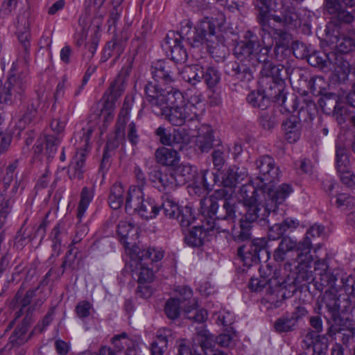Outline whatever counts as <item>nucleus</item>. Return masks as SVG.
Returning a JSON list of instances; mask_svg holds the SVG:
<instances>
[{"instance_id":"nucleus-63","label":"nucleus","mask_w":355,"mask_h":355,"mask_svg":"<svg viewBox=\"0 0 355 355\" xmlns=\"http://www.w3.org/2000/svg\"><path fill=\"white\" fill-rule=\"evenodd\" d=\"M354 202V198L347 193H339L336 196L335 205L338 208L345 207H350Z\"/></svg>"},{"instance_id":"nucleus-57","label":"nucleus","mask_w":355,"mask_h":355,"mask_svg":"<svg viewBox=\"0 0 355 355\" xmlns=\"http://www.w3.org/2000/svg\"><path fill=\"white\" fill-rule=\"evenodd\" d=\"M270 49V45L262 46L260 44V47L257 51H254L251 62L253 64H255L256 62H263V64L268 62Z\"/></svg>"},{"instance_id":"nucleus-26","label":"nucleus","mask_w":355,"mask_h":355,"mask_svg":"<svg viewBox=\"0 0 355 355\" xmlns=\"http://www.w3.org/2000/svg\"><path fill=\"white\" fill-rule=\"evenodd\" d=\"M329 62L332 63L334 67V73L340 81H345L350 71L351 66L349 62L341 55H336L334 53H329L324 55Z\"/></svg>"},{"instance_id":"nucleus-23","label":"nucleus","mask_w":355,"mask_h":355,"mask_svg":"<svg viewBox=\"0 0 355 355\" xmlns=\"http://www.w3.org/2000/svg\"><path fill=\"white\" fill-rule=\"evenodd\" d=\"M272 187V184H270V186L264 187L266 200H263L264 202H270V200L274 202L275 207L270 210V212L274 211L277 207V204L282 203L293 191L291 185L288 184H282L275 190H273L271 188Z\"/></svg>"},{"instance_id":"nucleus-28","label":"nucleus","mask_w":355,"mask_h":355,"mask_svg":"<svg viewBox=\"0 0 355 355\" xmlns=\"http://www.w3.org/2000/svg\"><path fill=\"white\" fill-rule=\"evenodd\" d=\"M301 129L300 120L296 116H291L282 123L285 139L289 143H295L300 139Z\"/></svg>"},{"instance_id":"nucleus-59","label":"nucleus","mask_w":355,"mask_h":355,"mask_svg":"<svg viewBox=\"0 0 355 355\" xmlns=\"http://www.w3.org/2000/svg\"><path fill=\"white\" fill-rule=\"evenodd\" d=\"M338 173L343 184L348 187L355 186V175L350 168L343 170V171H338Z\"/></svg>"},{"instance_id":"nucleus-30","label":"nucleus","mask_w":355,"mask_h":355,"mask_svg":"<svg viewBox=\"0 0 355 355\" xmlns=\"http://www.w3.org/2000/svg\"><path fill=\"white\" fill-rule=\"evenodd\" d=\"M196 147L202 153L209 152L214 146L213 130L208 125H202L196 139Z\"/></svg>"},{"instance_id":"nucleus-56","label":"nucleus","mask_w":355,"mask_h":355,"mask_svg":"<svg viewBox=\"0 0 355 355\" xmlns=\"http://www.w3.org/2000/svg\"><path fill=\"white\" fill-rule=\"evenodd\" d=\"M38 108V101L33 102L31 105L27 108L26 112L23 114L19 121V127L24 128L28 124H29L33 119L35 117Z\"/></svg>"},{"instance_id":"nucleus-52","label":"nucleus","mask_w":355,"mask_h":355,"mask_svg":"<svg viewBox=\"0 0 355 355\" xmlns=\"http://www.w3.org/2000/svg\"><path fill=\"white\" fill-rule=\"evenodd\" d=\"M175 218L178 219L182 227H185L191 225L195 220L192 209L187 206L180 209Z\"/></svg>"},{"instance_id":"nucleus-3","label":"nucleus","mask_w":355,"mask_h":355,"mask_svg":"<svg viewBox=\"0 0 355 355\" xmlns=\"http://www.w3.org/2000/svg\"><path fill=\"white\" fill-rule=\"evenodd\" d=\"M264 189L260 187V189L257 190L252 185L245 184L240 189L241 200L246 207L245 218L249 223L254 222L259 218L265 220L270 210L275 207L272 200L270 202H263L266 200Z\"/></svg>"},{"instance_id":"nucleus-31","label":"nucleus","mask_w":355,"mask_h":355,"mask_svg":"<svg viewBox=\"0 0 355 355\" xmlns=\"http://www.w3.org/2000/svg\"><path fill=\"white\" fill-rule=\"evenodd\" d=\"M171 331L168 329H161L157 331L156 338L150 345L151 355H164L171 337Z\"/></svg>"},{"instance_id":"nucleus-60","label":"nucleus","mask_w":355,"mask_h":355,"mask_svg":"<svg viewBox=\"0 0 355 355\" xmlns=\"http://www.w3.org/2000/svg\"><path fill=\"white\" fill-rule=\"evenodd\" d=\"M284 21L285 24L293 25L295 27L300 24L298 15L293 10H284Z\"/></svg>"},{"instance_id":"nucleus-27","label":"nucleus","mask_w":355,"mask_h":355,"mask_svg":"<svg viewBox=\"0 0 355 355\" xmlns=\"http://www.w3.org/2000/svg\"><path fill=\"white\" fill-rule=\"evenodd\" d=\"M27 327L26 322H23L21 325H19L10 337V344L6 345L0 351L6 347L7 352H9L10 349L12 352V355H15V351L19 349H23L26 352L24 349L15 347V346L24 344L30 338L31 336L26 335Z\"/></svg>"},{"instance_id":"nucleus-17","label":"nucleus","mask_w":355,"mask_h":355,"mask_svg":"<svg viewBox=\"0 0 355 355\" xmlns=\"http://www.w3.org/2000/svg\"><path fill=\"white\" fill-rule=\"evenodd\" d=\"M149 178L161 191H170L177 187L172 168L164 171L154 170L149 174Z\"/></svg>"},{"instance_id":"nucleus-6","label":"nucleus","mask_w":355,"mask_h":355,"mask_svg":"<svg viewBox=\"0 0 355 355\" xmlns=\"http://www.w3.org/2000/svg\"><path fill=\"white\" fill-rule=\"evenodd\" d=\"M132 67L130 63L121 69L115 80L111 84L108 91L103 96V107L100 116L105 123L110 122L114 118L115 102L125 89L127 78L129 76Z\"/></svg>"},{"instance_id":"nucleus-53","label":"nucleus","mask_w":355,"mask_h":355,"mask_svg":"<svg viewBox=\"0 0 355 355\" xmlns=\"http://www.w3.org/2000/svg\"><path fill=\"white\" fill-rule=\"evenodd\" d=\"M162 209L166 216L172 218H175L180 210L178 205L169 197L164 200Z\"/></svg>"},{"instance_id":"nucleus-39","label":"nucleus","mask_w":355,"mask_h":355,"mask_svg":"<svg viewBox=\"0 0 355 355\" xmlns=\"http://www.w3.org/2000/svg\"><path fill=\"white\" fill-rule=\"evenodd\" d=\"M135 211H137L142 218L148 220L153 218L157 215L159 207L153 199L148 198L142 201L139 208Z\"/></svg>"},{"instance_id":"nucleus-8","label":"nucleus","mask_w":355,"mask_h":355,"mask_svg":"<svg viewBox=\"0 0 355 355\" xmlns=\"http://www.w3.org/2000/svg\"><path fill=\"white\" fill-rule=\"evenodd\" d=\"M175 292L180 300V304H184L188 301L187 304H184L183 313L184 316L193 321L197 322H203L207 318V312L203 309H198V301L195 298H192L193 291L191 288L186 286H177Z\"/></svg>"},{"instance_id":"nucleus-25","label":"nucleus","mask_w":355,"mask_h":355,"mask_svg":"<svg viewBox=\"0 0 355 355\" xmlns=\"http://www.w3.org/2000/svg\"><path fill=\"white\" fill-rule=\"evenodd\" d=\"M176 185H184L187 182L198 183L196 180L197 169L190 164H180L172 168Z\"/></svg>"},{"instance_id":"nucleus-13","label":"nucleus","mask_w":355,"mask_h":355,"mask_svg":"<svg viewBox=\"0 0 355 355\" xmlns=\"http://www.w3.org/2000/svg\"><path fill=\"white\" fill-rule=\"evenodd\" d=\"M182 36L176 32H169L162 44L163 48L171 57V59L177 62H182L187 60L186 50L182 45Z\"/></svg>"},{"instance_id":"nucleus-20","label":"nucleus","mask_w":355,"mask_h":355,"mask_svg":"<svg viewBox=\"0 0 355 355\" xmlns=\"http://www.w3.org/2000/svg\"><path fill=\"white\" fill-rule=\"evenodd\" d=\"M267 244L263 238L254 239L250 243V249L245 250L246 246H241L238 249V255L246 265H250L252 262L259 258V252L264 250Z\"/></svg>"},{"instance_id":"nucleus-38","label":"nucleus","mask_w":355,"mask_h":355,"mask_svg":"<svg viewBox=\"0 0 355 355\" xmlns=\"http://www.w3.org/2000/svg\"><path fill=\"white\" fill-rule=\"evenodd\" d=\"M281 69L276 65L268 62L263 64L261 71V77L259 80V84L266 85L268 80H282L280 78Z\"/></svg>"},{"instance_id":"nucleus-18","label":"nucleus","mask_w":355,"mask_h":355,"mask_svg":"<svg viewBox=\"0 0 355 355\" xmlns=\"http://www.w3.org/2000/svg\"><path fill=\"white\" fill-rule=\"evenodd\" d=\"M248 33L250 35L249 39L238 43L234 47V53L241 61L248 60L251 62L254 51H257L260 47V42L257 36L252 35L250 32Z\"/></svg>"},{"instance_id":"nucleus-44","label":"nucleus","mask_w":355,"mask_h":355,"mask_svg":"<svg viewBox=\"0 0 355 355\" xmlns=\"http://www.w3.org/2000/svg\"><path fill=\"white\" fill-rule=\"evenodd\" d=\"M336 164L337 172L349 168V159L347 150L341 144L336 145Z\"/></svg>"},{"instance_id":"nucleus-29","label":"nucleus","mask_w":355,"mask_h":355,"mask_svg":"<svg viewBox=\"0 0 355 355\" xmlns=\"http://www.w3.org/2000/svg\"><path fill=\"white\" fill-rule=\"evenodd\" d=\"M247 175L248 171L245 168L230 167L222 176V184L224 187L232 189L243 181Z\"/></svg>"},{"instance_id":"nucleus-2","label":"nucleus","mask_w":355,"mask_h":355,"mask_svg":"<svg viewBox=\"0 0 355 355\" xmlns=\"http://www.w3.org/2000/svg\"><path fill=\"white\" fill-rule=\"evenodd\" d=\"M324 227L315 224L312 225L306 232L304 239L297 243L291 237L286 236L282 239L277 248L274 252V259L277 262H282L285 260L287 252L295 250L297 252V257L293 263L287 262L285 264V268L291 270V266L294 264L295 268H300L303 266H307L311 260L310 255L312 243L311 237H318L324 232Z\"/></svg>"},{"instance_id":"nucleus-48","label":"nucleus","mask_w":355,"mask_h":355,"mask_svg":"<svg viewBox=\"0 0 355 355\" xmlns=\"http://www.w3.org/2000/svg\"><path fill=\"white\" fill-rule=\"evenodd\" d=\"M296 325V317L284 315L276 320L275 329L278 332H288L294 330Z\"/></svg>"},{"instance_id":"nucleus-35","label":"nucleus","mask_w":355,"mask_h":355,"mask_svg":"<svg viewBox=\"0 0 355 355\" xmlns=\"http://www.w3.org/2000/svg\"><path fill=\"white\" fill-rule=\"evenodd\" d=\"M143 188L132 185L130 187L125 200V210L134 211L139 208V205L144 200Z\"/></svg>"},{"instance_id":"nucleus-21","label":"nucleus","mask_w":355,"mask_h":355,"mask_svg":"<svg viewBox=\"0 0 355 355\" xmlns=\"http://www.w3.org/2000/svg\"><path fill=\"white\" fill-rule=\"evenodd\" d=\"M129 255L132 260L136 261L150 260L152 262H157L163 259L164 251L158 248H149L141 250L139 246L133 245L130 249Z\"/></svg>"},{"instance_id":"nucleus-36","label":"nucleus","mask_w":355,"mask_h":355,"mask_svg":"<svg viewBox=\"0 0 355 355\" xmlns=\"http://www.w3.org/2000/svg\"><path fill=\"white\" fill-rule=\"evenodd\" d=\"M124 51V44L116 38H113L111 41L107 42L104 47L102 60L105 62L110 58H114L116 60L118 59Z\"/></svg>"},{"instance_id":"nucleus-47","label":"nucleus","mask_w":355,"mask_h":355,"mask_svg":"<svg viewBox=\"0 0 355 355\" xmlns=\"http://www.w3.org/2000/svg\"><path fill=\"white\" fill-rule=\"evenodd\" d=\"M204 231L200 226H194L184 237L185 243L191 247H199L202 245Z\"/></svg>"},{"instance_id":"nucleus-22","label":"nucleus","mask_w":355,"mask_h":355,"mask_svg":"<svg viewBox=\"0 0 355 355\" xmlns=\"http://www.w3.org/2000/svg\"><path fill=\"white\" fill-rule=\"evenodd\" d=\"M28 85V78L26 74L20 73L17 76H12L6 81V91L12 94V98L20 99L24 94Z\"/></svg>"},{"instance_id":"nucleus-24","label":"nucleus","mask_w":355,"mask_h":355,"mask_svg":"<svg viewBox=\"0 0 355 355\" xmlns=\"http://www.w3.org/2000/svg\"><path fill=\"white\" fill-rule=\"evenodd\" d=\"M326 9L329 14L334 15L336 19L331 21L340 24H350L354 19V13L343 9L338 0H326Z\"/></svg>"},{"instance_id":"nucleus-7","label":"nucleus","mask_w":355,"mask_h":355,"mask_svg":"<svg viewBox=\"0 0 355 355\" xmlns=\"http://www.w3.org/2000/svg\"><path fill=\"white\" fill-rule=\"evenodd\" d=\"M327 40L331 53L346 54L355 49V40L349 36L340 34V26L334 21H330L326 28Z\"/></svg>"},{"instance_id":"nucleus-62","label":"nucleus","mask_w":355,"mask_h":355,"mask_svg":"<svg viewBox=\"0 0 355 355\" xmlns=\"http://www.w3.org/2000/svg\"><path fill=\"white\" fill-rule=\"evenodd\" d=\"M128 334L125 332L116 335L113 337L112 342L118 351H121L129 343Z\"/></svg>"},{"instance_id":"nucleus-54","label":"nucleus","mask_w":355,"mask_h":355,"mask_svg":"<svg viewBox=\"0 0 355 355\" xmlns=\"http://www.w3.org/2000/svg\"><path fill=\"white\" fill-rule=\"evenodd\" d=\"M228 73L236 76L237 79L241 80H243L246 76H248V79L251 78V73L249 69L245 67H241L236 62L230 63L227 65Z\"/></svg>"},{"instance_id":"nucleus-34","label":"nucleus","mask_w":355,"mask_h":355,"mask_svg":"<svg viewBox=\"0 0 355 355\" xmlns=\"http://www.w3.org/2000/svg\"><path fill=\"white\" fill-rule=\"evenodd\" d=\"M155 155L157 162L163 166H173L180 159L178 153L175 150L166 147L157 148Z\"/></svg>"},{"instance_id":"nucleus-46","label":"nucleus","mask_w":355,"mask_h":355,"mask_svg":"<svg viewBox=\"0 0 355 355\" xmlns=\"http://www.w3.org/2000/svg\"><path fill=\"white\" fill-rule=\"evenodd\" d=\"M201 74L202 79L209 89L215 87L220 83V73L215 67H208L206 69H203Z\"/></svg>"},{"instance_id":"nucleus-42","label":"nucleus","mask_w":355,"mask_h":355,"mask_svg":"<svg viewBox=\"0 0 355 355\" xmlns=\"http://www.w3.org/2000/svg\"><path fill=\"white\" fill-rule=\"evenodd\" d=\"M248 103L254 107H258L261 110L266 109L269 103L270 100L262 92V90L252 91L247 97Z\"/></svg>"},{"instance_id":"nucleus-55","label":"nucleus","mask_w":355,"mask_h":355,"mask_svg":"<svg viewBox=\"0 0 355 355\" xmlns=\"http://www.w3.org/2000/svg\"><path fill=\"white\" fill-rule=\"evenodd\" d=\"M344 329L342 331V341L344 345L349 344L354 339L355 336V322L351 320H345V323L342 325Z\"/></svg>"},{"instance_id":"nucleus-58","label":"nucleus","mask_w":355,"mask_h":355,"mask_svg":"<svg viewBox=\"0 0 355 355\" xmlns=\"http://www.w3.org/2000/svg\"><path fill=\"white\" fill-rule=\"evenodd\" d=\"M260 124L266 130H270L276 125L275 117L272 112H263L260 116Z\"/></svg>"},{"instance_id":"nucleus-45","label":"nucleus","mask_w":355,"mask_h":355,"mask_svg":"<svg viewBox=\"0 0 355 355\" xmlns=\"http://www.w3.org/2000/svg\"><path fill=\"white\" fill-rule=\"evenodd\" d=\"M94 193L87 187H84L80 193V200L78 207L77 217L81 220L84 216L89 205L93 199Z\"/></svg>"},{"instance_id":"nucleus-1","label":"nucleus","mask_w":355,"mask_h":355,"mask_svg":"<svg viewBox=\"0 0 355 355\" xmlns=\"http://www.w3.org/2000/svg\"><path fill=\"white\" fill-rule=\"evenodd\" d=\"M145 93L153 112L157 115L164 116L173 125H182L199 116L201 103L195 104L185 101L178 89L172 88L166 91L160 89L157 84L150 82L146 85Z\"/></svg>"},{"instance_id":"nucleus-43","label":"nucleus","mask_w":355,"mask_h":355,"mask_svg":"<svg viewBox=\"0 0 355 355\" xmlns=\"http://www.w3.org/2000/svg\"><path fill=\"white\" fill-rule=\"evenodd\" d=\"M322 304L325 306L328 312L331 314V318H341L340 315L339 300L331 294L325 293L323 295Z\"/></svg>"},{"instance_id":"nucleus-14","label":"nucleus","mask_w":355,"mask_h":355,"mask_svg":"<svg viewBox=\"0 0 355 355\" xmlns=\"http://www.w3.org/2000/svg\"><path fill=\"white\" fill-rule=\"evenodd\" d=\"M156 135L163 145L177 146L180 149L190 141L189 134L184 129L174 130L173 134H169L165 128L160 126L156 130Z\"/></svg>"},{"instance_id":"nucleus-4","label":"nucleus","mask_w":355,"mask_h":355,"mask_svg":"<svg viewBox=\"0 0 355 355\" xmlns=\"http://www.w3.org/2000/svg\"><path fill=\"white\" fill-rule=\"evenodd\" d=\"M227 187L215 191L214 193L206 197L200 202V209L203 215L211 218L224 219L234 221L237 217L236 207L232 202L230 193Z\"/></svg>"},{"instance_id":"nucleus-61","label":"nucleus","mask_w":355,"mask_h":355,"mask_svg":"<svg viewBox=\"0 0 355 355\" xmlns=\"http://www.w3.org/2000/svg\"><path fill=\"white\" fill-rule=\"evenodd\" d=\"M349 112L345 107H340L338 105H334V116L339 124H343L346 121L349 120Z\"/></svg>"},{"instance_id":"nucleus-10","label":"nucleus","mask_w":355,"mask_h":355,"mask_svg":"<svg viewBox=\"0 0 355 355\" xmlns=\"http://www.w3.org/2000/svg\"><path fill=\"white\" fill-rule=\"evenodd\" d=\"M256 168L259 171L257 178L266 187L273 184L279 180V169L275 165L274 159L268 155L259 157L255 162Z\"/></svg>"},{"instance_id":"nucleus-19","label":"nucleus","mask_w":355,"mask_h":355,"mask_svg":"<svg viewBox=\"0 0 355 355\" xmlns=\"http://www.w3.org/2000/svg\"><path fill=\"white\" fill-rule=\"evenodd\" d=\"M117 234L129 254L130 249L136 245L135 243L138 239V228L130 222L121 221L117 226Z\"/></svg>"},{"instance_id":"nucleus-50","label":"nucleus","mask_w":355,"mask_h":355,"mask_svg":"<svg viewBox=\"0 0 355 355\" xmlns=\"http://www.w3.org/2000/svg\"><path fill=\"white\" fill-rule=\"evenodd\" d=\"M213 340V336L205 329L198 330L193 338L194 344L200 346L202 351L211 347Z\"/></svg>"},{"instance_id":"nucleus-64","label":"nucleus","mask_w":355,"mask_h":355,"mask_svg":"<svg viewBox=\"0 0 355 355\" xmlns=\"http://www.w3.org/2000/svg\"><path fill=\"white\" fill-rule=\"evenodd\" d=\"M234 315L229 311L223 310L219 312L217 318V323L223 326H228L233 323Z\"/></svg>"},{"instance_id":"nucleus-15","label":"nucleus","mask_w":355,"mask_h":355,"mask_svg":"<svg viewBox=\"0 0 355 355\" xmlns=\"http://www.w3.org/2000/svg\"><path fill=\"white\" fill-rule=\"evenodd\" d=\"M176 71L177 67L175 64L163 60L155 62L151 69V73L155 80L162 81L166 85L174 81Z\"/></svg>"},{"instance_id":"nucleus-37","label":"nucleus","mask_w":355,"mask_h":355,"mask_svg":"<svg viewBox=\"0 0 355 355\" xmlns=\"http://www.w3.org/2000/svg\"><path fill=\"white\" fill-rule=\"evenodd\" d=\"M203 67L198 64L189 65L183 67L180 75L184 80L191 85H196L202 80Z\"/></svg>"},{"instance_id":"nucleus-11","label":"nucleus","mask_w":355,"mask_h":355,"mask_svg":"<svg viewBox=\"0 0 355 355\" xmlns=\"http://www.w3.org/2000/svg\"><path fill=\"white\" fill-rule=\"evenodd\" d=\"M129 112L128 108H123L119 115L115 132V138L113 141L109 139L107 141L101 163V170L107 168L109 166V159L111 157L110 151L118 147L120 142L124 140L125 125L128 121Z\"/></svg>"},{"instance_id":"nucleus-12","label":"nucleus","mask_w":355,"mask_h":355,"mask_svg":"<svg viewBox=\"0 0 355 355\" xmlns=\"http://www.w3.org/2000/svg\"><path fill=\"white\" fill-rule=\"evenodd\" d=\"M30 17L31 13L29 10H26L19 15L17 20V37L23 48L22 53L26 62H27L29 59V50L31 47L30 28L31 21Z\"/></svg>"},{"instance_id":"nucleus-5","label":"nucleus","mask_w":355,"mask_h":355,"mask_svg":"<svg viewBox=\"0 0 355 355\" xmlns=\"http://www.w3.org/2000/svg\"><path fill=\"white\" fill-rule=\"evenodd\" d=\"M223 21V17H205L200 20L194 31L187 33V40L193 47H198L205 44L210 50L215 47L217 42L216 31Z\"/></svg>"},{"instance_id":"nucleus-41","label":"nucleus","mask_w":355,"mask_h":355,"mask_svg":"<svg viewBox=\"0 0 355 355\" xmlns=\"http://www.w3.org/2000/svg\"><path fill=\"white\" fill-rule=\"evenodd\" d=\"M136 275L139 284H149L153 280L154 272L146 262L139 261L137 266Z\"/></svg>"},{"instance_id":"nucleus-32","label":"nucleus","mask_w":355,"mask_h":355,"mask_svg":"<svg viewBox=\"0 0 355 355\" xmlns=\"http://www.w3.org/2000/svg\"><path fill=\"white\" fill-rule=\"evenodd\" d=\"M262 88V92L272 101H284V96H283V80H268V84H259Z\"/></svg>"},{"instance_id":"nucleus-49","label":"nucleus","mask_w":355,"mask_h":355,"mask_svg":"<svg viewBox=\"0 0 355 355\" xmlns=\"http://www.w3.org/2000/svg\"><path fill=\"white\" fill-rule=\"evenodd\" d=\"M164 312L168 318L171 320L177 319L181 313L180 300L176 297L169 298L165 304Z\"/></svg>"},{"instance_id":"nucleus-40","label":"nucleus","mask_w":355,"mask_h":355,"mask_svg":"<svg viewBox=\"0 0 355 355\" xmlns=\"http://www.w3.org/2000/svg\"><path fill=\"white\" fill-rule=\"evenodd\" d=\"M124 191L120 182H116L111 187L108 201L112 209H117L121 207L123 202Z\"/></svg>"},{"instance_id":"nucleus-33","label":"nucleus","mask_w":355,"mask_h":355,"mask_svg":"<svg viewBox=\"0 0 355 355\" xmlns=\"http://www.w3.org/2000/svg\"><path fill=\"white\" fill-rule=\"evenodd\" d=\"M304 343L307 348L313 347V355H326L328 345L326 343L320 340V336L314 331H309Z\"/></svg>"},{"instance_id":"nucleus-16","label":"nucleus","mask_w":355,"mask_h":355,"mask_svg":"<svg viewBox=\"0 0 355 355\" xmlns=\"http://www.w3.org/2000/svg\"><path fill=\"white\" fill-rule=\"evenodd\" d=\"M257 6L260 11L259 22L264 31L269 32V29L271 28V21L285 24L283 11L281 12L282 16L270 14V10L277 11L283 8L282 5L279 8L276 5L272 7L271 3L268 5V0H259Z\"/></svg>"},{"instance_id":"nucleus-51","label":"nucleus","mask_w":355,"mask_h":355,"mask_svg":"<svg viewBox=\"0 0 355 355\" xmlns=\"http://www.w3.org/2000/svg\"><path fill=\"white\" fill-rule=\"evenodd\" d=\"M196 180L198 183L194 184L197 187H202L204 189L209 190L214 184L216 176L214 173L204 170L200 172V176L196 175Z\"/></svg>"},{"instance_id":"nucleus-9","label":"nucleus","mask_w":355,"mask_h":355,"mask_svg":"<svg viewBox=\"0 0 355 355\" xmlns=\"http://www.w3.org/2000/svg\"><path fill=\"white\" fill-rule=\"evenodd\" d=\"M82 136L80 137V141L78 144L76 143L77 153L73 158L68 168V175L70 179H81L83 173V166L85 161V157L87 153V149L89 146V140L93 130L89 128L87 130L83 129Z\"/></svg>"}]
</instances>
